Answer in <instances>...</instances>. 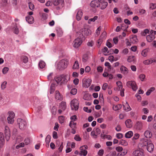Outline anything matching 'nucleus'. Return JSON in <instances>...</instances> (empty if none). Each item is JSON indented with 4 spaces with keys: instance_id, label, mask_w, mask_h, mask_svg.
Instances as JSON below:
<instances>
[{
    "instance_id": "obj_24",
    "label": "nucleus",
    "mask_w": 156,
    "mask_h": 156,
    "mask_svg": "<svg viewBox=\"0 0 156 156\" xmlns=\"http://www.w3.org/2000/svg\"><path fill=\"white\" fill-rule=\"evenodd\" d=\"M155 62V60L152 59H148L144 61L143 63L145 65H148L151 64L154 62Z\"/></svg>"
},
{
    "instance_id": "obj_61",
    "label": "nucleus",
    "mask_w": 156,
    "mask_h": 156,
    "mask_svg": "<svg viewBox=\"0 0 156 156\" xmlns=\"http://www.w3.org/2000/svg\"><path fill=\"white\" fill-rule=\"evenodd\" d=\"M116 137L119 139H121L123 136V134L121 133H117L116 134Z\"/></svg>"
},
{
    "instance_id": "obj_59",
    "label": "nucleus",
    "mask_w": 156,
    "mask_h": 156,
    "mask_svg": "<svg viewBox=\"0 0 156 156\" xmlns=\"http://www.w3.org/2000/svg\"><path fill=\"white\" fill-rule=\"evenodd\" d=\"M9 70V68L7 67H5L2 70V73L4 74H6Z\"/></svg>"
},
{
    "instance_id": "obj_22",
    "label": "nucleus",
    "mask_w": 156,
    "mask_h": 156,
    "mask_svg": "<svg viewBox=\"0 0 156 156\" xmlns=\"http://www.w3.org/2000/svg\"><path fill=\"white\" fill-rule=\"evenodd\" d=\"M125 125L128 128H131L133 126V123L130 119L127 120L125 122Z\"/></svg>"
},
{
    "instance_id": "obj_49",
    "label": "nucleus",
    "mask_w": 156,
    "mask_h": 156,
    "mask_svg": "<svg viewBox=\"0 0 156 156\" xmlns=\"http://www.w3.org/2000/svg\"><path fill=\"white\" fill-rule=\"evenodd\" d=\"M53 76V73H50L47 76V79L51 81Z\"/></svg>"
},
{
    "instance_id": "obj_14",
    "label": "nucleus",
    "mask_w": 156,
    "mask_h": 156,
    "mask_svg": "<svg viewBox=\"0 0 156 156\" xmlns=\"http://www.w3.org/2000/svg\"><path fill=\"white\" fill-rule=\"evenodd\" d=\"M77 14L76 15V19L78 21L81 20L83 16V12L81 9H78L76 10Z\"/></svg>"
},
{
    "instance_id": "obj_64",
    "label": "nucleus",
    "mask_w": 156,
    "mask_h": 156,
    "mask_svg": "<svg viewBox=\"0 0 156 156\" xmlns=\"http://www.w3.org/2000/svg\"><path fill=\"white\" fill-rule=\"evenodd\" d=\"M83 110L85 112L88 113H90L91 112V109H88V108L87 107H84L83 108Z\"/></svg>"
},
{
    "instance_id": "obj_20",
    "label": "nucleus",
    "mask_w": 156,
    "mask_h": 156,
    "mask_svg": "<svg viewBox=\"0 0 156 156\" xmlns=\"http://www.w3.org/2000/svg\"><path fill=\"white\" fill-rule=\"evenodd\" d=\"M4 136L3 133L0 132V147H1L4 143Z\"/></svg>"
},
{
    "instance_id": "obj_12",
    "label": "nucleus",
    "mask_w": 156,
    "mask_h": 156,
    "mask_svg": "<svg viewBox=\"0 0 156 156\" xmlns=\"http://www.w3.org/2000/svg\"><path fill=\"white\" fill-rule=\"evenodd\" d=\"M4 131L6 139L8 140L10 136V132L9 127L7 126H5Z\"/></svg>"
},
{
    "instance_id": "obj_43",
    "label": "nucleus",
    "mask_w": 156,
    "mask_h": 156,
    "mask_svg": "<svg viewBox=\"0 0 156 156\" xmlns=\"http://www.w3.org/2000/svg\"><path fill=\"white\" fill-rule=\"evenodd\" d=\"M116 84L119 88L118 90H120L122 89V83L120 81H118L116 82Z\"/></svg>"
},
{
    "instance_id": "obj_25",
    "label": "nucleus",
    "mask_w": 156,
    "mask_h": 156,
    "mask_svg": "<svg viewBox=\"0 0 156 156\" xmlns=\"http://www.w3.org/2000/svg\"><path fill=\"white\" fill-rule=\"evenodd\" d=\"M26 21L30 24H32L34 22L33 17L31 16H28L26 17Z\"/></svg>"
},
{
    "instance_id": "obj_36",
    "label": "nucleus",
    "mask_w": 156,
    "mask_h": 156,
    "mask_svg": "<svg viewBox=\"0 0 156 156\" xmlns=\"http://www.w3.org/2000/svg\"><path fill=\"white\" fill-rule=\"evenodd\" d=\"M119 144L124 146H126L128 145L127 142L125 140L122 139L119 141Z\"/></svg>"
},
{
    "instance_id": "obj_31",
    "label": "nucleus",
    "mask_w": 156,
    "mask_h": 156,
    "mask_svg": "<svg viewBox=\"0 0 156 156\" xmlns=\"http://www.w3.org/2000/svg\"><path fill=\"white\" fill-rule=\"evenodd\" d=\"M136 60V57L135 56L131 55L129 56L127 59V61L129 62L135 61Z\"/></svg>"
},
{
    "instance_id": "obj_58",
    "label": "nucleus",
    "mask_w": 156,
    "mask_h": 156,
    "mask_svg": "<svg viewBox=\"0 0 156 156\" xmlns=\"http://www.w3.org/2000/svg\"><path fill=\"white\" fill-rule=\"evenodd\" d=\"M108 50V48L106 47H105L104 49L103 50V52L104 53V54L105 55H108L107 51Z\"/></svg>"
},
{
    "instance_id": "obj_29",
    "label": "nucleus",
    "mask_w": 156,
    "mask_h": 156,
    "mask_svg": "<svg viewBox=\"0 0 156 156\" xmlns=\"http://www.w3.org/2000/svg\"><path fill=\"white\" fill-rule=\"evenodd\" d=\"M144 136L147 138H151L152 136V134L149 130H147L144 132Z\"/></svg>"
},
{
    "instance_id": "obj_39",
    "label": "nucleus",
    "mask_w": 156,
    "mask_h": 156,
    "mask_svg": "<svg viewBox=\"0 0 156 156\" xmlns=\"http://www.w3.org/2000/svg\"><path fill=\"white\" fill-rule=\"evenodd\" d=\"M128 26H127L126 27V28H123V26H122V28H121L119 26H117V27H116V32H119V31L121 30V28H122V30H126L128 28Z\"/></svg>"
},
{
    "instance_id": "obj_27",
    "label": "nucleus",
    "mask_w": 156,
    "mask_h": 156,
    "mask_svg": "<svg viewBox=\"0 0 156 156\" xmlns=\"http://www.w3.org/2000/svg\"><path fill=\"white\" fill-rule=\"evenodd\" d=\"M90 6L93 7H98V2L96 1L93 0L91 2Z\"/></svg>"
},
{
    "instance_id": "obj_54",
    "label": "nucleus",
    "mask_w": 156,
    "mask_h": 156,
    "mask_svg": "<svg viewBox=\"0 0 156 156\" xmlns=\"http://www.w3.org/2000/svg\"><path fill=\"white\" fill-rule=\"evenodd\" d=\"M106 33L105 31L103 32L101 35L100 38H101L102 40L103 39H105L106 37Z\"/></svg>"
},
{
    "instance_id": "obj_17",
    "label": "nucleus",
    "mask_w": 156,
    "mask_h": 156,
    "mask_svg": "<svg viewBox=\"0 0 156 156\" xmlns=\"http://www.w3.org/2000/svg\"><path fill=\"white\" fill-rule=\"evenodd\" d=\"M53 2L54 5H61L62 6L64 5V0H53Z\"/></svg>"
},
{
    "instance_id": "obj_35",
    "label": "nucleus",
    "mask_w": 156,
    "mask_h": 156,
    "mask_svg": "<svg viewBox=\"0 0 156 156\" xmlns=\"http://www.w3.org/2000/svg\"><path fill=\"white\" fill-rule=\"evenodd\" d=\"M122 107V106L120 104H118L116 105H114L112 108L115 111L118 110L120 109Z\"/></svg>"
},
{
    "instance_id": "obj_57",
    "label": "nucleus",
    "mask_w": 156,
    "mask_h": 156,
    "mask_svg": "<svg viewBox=\"0 0 156 156\" xmlns=\"http://www.w3.org/2000/svg\"><path fill=\"white\" fill-rule=\"evenodd\" d=\"M24 146V143H20L19 145H17L16 146V148L17 149L19 148L23 147Z\"/></svg>"
},
{
    "instance_id": "obj_33",
    "label": "nucleus",
    "mask_w": 156,
    "mask_h": 156,
    "mask_svg": "<svg viewBox=\"0 0 156 156\" xmlns=\"http://www.w3.org/2000/svg\"><path fill=\"white\" fill-rule=\"evenodd\" d=\"M72 68L73 69H78L79 68V65L77 61H75Z\"/></svg>"
},
{
    "instance_id": "obj_7",
    "label": "nucleus",
    "mask_w": 156,
    "mask_h": 156,
    "mask_svg": "<svg viewBox=\"0 0 156 156\" xmlns=\"http://www.w3.org/2000/svg\"><path fill=\"white\" fill-rule=\"evenodd\" d=\"M88 147L87 145H85L80 147V151L79 155L80 156H86L87 154V150Z\"/></svg>"
},
{
    "instance_id": "obj_23",
    "label": "nucleus",
    "mask_w": 156,
    "mask_h": 156,
    "mask_svg": "<svg viewBox=\"0 0 156 156\" xmlns=\"http://www.w3.org/2000/svg\"><path fill=\"white\" fill-rule=\"evenodd\" d=\"M155 37V36L153 35L150 34L147 36V40L148 42H151L154 40Z\"/></svg>"
},
{
    "instance_id": "obj_52",
    "label": "nucleus",
    "mask_w": 156,
    "mask_h": 156,
    "mask_svg": "<svg viewBox=\"0 0 156 156\" xmlns=\"http://www.w3.org/2000/svg\"><path fill=\"white\" fill-rule=\"evenodd\" d=\"M29 7L30 9L31 10H33L34 8V5L31 2H30L28 3Z\"/></svg>"
},
{
    "instance_id": "obj_9",
    "label": "nucleus",
    "mask_w": 156,
    "mask_h": 156,
    "mask_svg": "<svg viewBox=\"0 0 156 156\" xmlns=\"http://www.w3.org/2000/svg\"><path fill=\"white\" fill-rule=\"evenodd\" d=\"M83 38L78 37V38L76 39L73 42L74 47L77 48L80 46L82 43Z\"/></svg>"
},
{
    "instance_id": "obj_28",
    "label": "nucleus",
    "mask_w": 156,
    "mask_h": 156,
    "mask_svg": "<svg viewBox=\"0 0 156 156\" xmlns=\"http://www.w3.org/2000/svg\"><path fill=\"white\" fill-rule=\"evenodd\" d=\"M148 52V49H145L141 51V54L143 57H146L147 55Z\"/></svg>"
},
{
    "instance_id": "obj_46",
    "label": "nucleus",
    "mask_w": 156,
    "mask_h": 156,
    "mask_svg": "<svg viewBox=\"0 0 156 156\" xmlns=\"http://www.w3.org/2000/svg\"><path fill=\"white\" fill-rule=\"evenodd\" d=\"M149 8L151 9H154L156 8V3H151L149 4Z\"/></svg>"
},
{
    "instance_id": "obj_44",
    "label": "nucleus",
    "mask_w": 156,
    "mask_h": 156,
    "mask_svg": "<svg viewBox=\"0 0 156 156\" xmlns=\"http://www.w3.org/2000/svg\"><path fill=\"white\" fill-rule=\"evenodd\" d=\"M136 126L137 129H140L142 126V123L140 122H138L136 123Z\"/></svg>"
},
{
    "instance_id": "obj_51",
    "label": "nucleus",
    "mask_w": 156,
    "mask_h": 156,
    "mask_svg": "<svg viewBox=\"0 0 156 156\" xmlns=\"http://www.w3.org/2000/svg\"><path fill=\"white\" fill-rule=\"evenodd\" d=\"M77 93V90L75 88L72 89L71 90L70 93L71 94L75 95Z\"/></svg>"
},
{
    "instance_id": "obj_3",
    "label": "nucleus",
    "mask_w": 156,
    "mask_h": 156,
    "mask_svg": "<svg viewBox=\"0 0 156 156\" xmlns=\"http://www.w3.org/2000/svg\"><path fill=\"white\" fill-rule=\"evenodd\" d=\"M69 60L67 59H63L60 60L57 63L56 68L60 70L66 68L68 64Z\"/></svg>"
},
{
    "instance_id": "obj_34",
    "label": "nucleus",
    "mask_w": 156,
    "mask_h": 156,
    "mask_svg": "<svg viewBox=\"0 0 156 156\" xmlns=\"http://www.w3.org/2000/svg\"><path fill=\"white\" fill-rule=\"evenodd\" d=\"M21 60L23 62L26 63L28 62V58L27 56L23 55L21 57Z\"/></svg>"
},
{
    "instance_id": "obj_5",
    "label": "nucleus",
    "mask_w": 156,
    "mask_h": 156,
    "mask_svg": "<svg viewBox=\"0 0 156 156\" xmlns=\"http://www.w3.org/2000/svg\"><path fill=\"white\" fill-rule=\"evenodd\" d=\"M8 116L7 119L9 123L12 124L14 121V118L15 117V114L12 111H9L8 112Z\"/></svg>"
},
{
    "instance_id": "obj_11",
    "label": "nucleus",
    "mask_w": 156,
    "mask_h": 156,
    "mask_svg": "<svg viewBox=\"0 0 156 156\" xmlns=\"http://www.w3.org/2000/svg\"><path fill=\"white\" fill-rule=\"evenodd\" d=\"M91 82L92 80L90 79H84L83 80V87L88 88L90 86Z\"/></svg>"
},
{
    "instance_id": "obj_2",
    "label": "nucleus",
    "mask_w": 156,
    "mask_h": 156,
    "mask_svg": "<svg viewBox=\"0 0 156 156\" xmlns=\"http://www.w3.org/2000/svg\"><path fill=\"white\" fill-rule=\"evenodd\" d=\"M92 33V31L89 29L83 28L80 30L77 33V36L81 38L85 37V36H89Z\"/></svg>"
},
{
    "instance_id": "obj_6",
    "label": "nucleus",
    "mask_w": 156,
    "mask_h": 156,
    "mask_svg": "<svg viewBox=\"0 0 156 156\" xmlns=\"http://www.w3.org/2000/svg\"><path fill=\"white\" fill-rule=\"evenodd\" d=\"M79 102L76 99H74L71 102V106L72 109L77 110L78 109Z\"/></svg>"
},
{
    "instance_id": "obj_55",
    "label": "nucleus",
    "mask_w": 156,
    "mask_h": 156,
    "mask_svg": "<svg viewBox=\"0 0 156 156\" xmlns=\"http://www.w3.org/2000/svg\"><path fill=\"white\" fill-rule=\"evenodd\" d=\"M75 121H71L69 123V126L71 127H75L76 125V123L74 122Z\"/></svg>"
},
{
    "instance_id": "obj_16",
    "label": "nucleus",
    "mask_w": 156,
    "mask_h": 156,
    "mask_svg": "<svg viewBox=\"0 0 156 156\" xmlns=\"http://www.w3.org/2000/svg\"><path fill=\"white\" fill-rule=\"evenodd\" d=\"M130 42L133 44H135L138 42V39L137 37L135 35H132L130 37Z\"/></svg>"
},
{
    "instance_id": "obj_41",
    "label": "nucleus",
    "mask_w": 156,
    "mask_h": 156,
    "mask_svg": "<svg viewBox=\"0 0 156 156\" xmlns=\"http://www.w3.org/2000/svg\"><path fill=\"white\" fill-rule=\"evenodd\" d=\"M98 19L97 16H95L93 18L90 19L88 20V23L89 24H90L91 22H94Z\"/></svg>"
},
{
    "instance_id": "obj_53",
    "label": "nucleus",
    "mask_w": 156,
    "mask_h": 156,
    "mask_svg": "<svg viewBox=\"0 0 156 156\" xmlns=\"http://www.w3.org/2000/svg\"><path fill=\"white\" fill-rule=\"evenodd\" d=\"M58 119L60 123H62L64 121L65 118L63 116H60L58 117Z\"/></svg>"
},
{
    "instance_id": "obj_45",
    "label": "nucleus",
    "mask_w": 156,
    "mask_h": 156,
    "mask_svg": "<svg viewBox=\"0 0 156 156\" xmlns=\"http://www.w3.org/2000/svg\"><path fill=\"white\" fill-rule=\"evenodd\" d=\"M13 31L14 33L16 34H18L19 32V28L17 27L16 25H15L13 28Z\"/></svg>"
},
{
    "instance_id": "obj_48",
    "label": "nucleus",
    "mask_w": 156,
    "mask_h": 156,
    "mask_svg": "<svg viewBox=\"0 0 156 156\" xmlns=\"http://www.w3.org/2000/svg\"><path fill=\"white\" fill-rule=\"evenodd\" d=\"M23 139L20 136H17L16 139V143H19L23 140Z\"/></svg>"
},
{
    "instance_id": "obj_19",
    "label": "nucleus",
    "mask_w": 156,
    "mask_h": 156,
    "mask_svg": "<svg viewBox=\"0 0 156 156\" xmlns=\"http://www.w3.org/2000/svg\"><path fill=\"white\" fill-rule=\"evenodd\" d=\"M120 70L121 73L124 74H126L128 73V69L123 66H122L121 67Z\"/></svg>"
},
{
    "instance_id": "obj_62",
    "label": "nucleus",
    "mask_w": 156,
    "mask_h": 156,
    "mask_svg": "<svg viewBox=\"0 0 156 156\" xmlns=\"http://www.w3.org/2000/svg\"><path fill=\"white\" fill-rule=\"evenodd\" d=\"M104 153V151L103 149L99 150L98 152V154L100 156H102Z\"/></svg>"
},
{
    "instance_id": "obj_10",
    "label": "nucleus",
    "mask_w": 156,
    "mask_h": 156,
    "mask_svg": "<svg viewBox=\"0 0 156 156\" xmlns=\"http://www.w3.org/2000/svg\"><path fill=\"white\" fill-rule=\"evenodd\" d=\"M126 85L128 87H131L133 91H136L137 89V87L135 82L134 81H129L127 82Z\"/></svg>"
},
{
    "instance_id": "obj_15",
    "label": "nucleus",
    "mask_w": 156,
    "mask_h": 156,
    "mask_svg": "<svg viewBox=\"0 0 156 156\" xmlns=\"http://www.w3.org/2000/svg\"><path fill=\"white\" fill-rule=\"evenodd\" d=\"M55 98L56 100H58L61 101L62 100V96L58 90H56L55 91Z\"/></svg>"
},
{
    "instance_id": "obj_32",
    "label": "nucleus",
    "mask_w": 156,
    "mask_h": 156,
    "mask_svg": "<svg viewBox=\"0 0 156 156\" xmlns=\"http://www.w3.org/2000/svg\"><path fill=\"white\" fill-rule=\"evenodd\" d=\"M124 110L126 111H129L131 110V108L127 102H126L125 105H123Z\"/></svg>"
},
{
    "instance_id": "obj_60",
    "label": "nucleus",
    "mask_w": 156,
    "mask_h": 156,
    "mask_svg": "<svg viewBox=\"0 0 156 156\" xmlns=\"http://www.w3.org/2000/svg\"><path fill=\"white\" fill-rule=\"evenodd\" d=\"M145 77V76L144 74H141L139 76V78L141 81H143Z\"/></svg>"
},
{
    "instance_id": "obj_21",
    "label": "nucleus",
    "mask_w": 156,
    "mask_h": 156,
    "mask_svg": "<svg viewBox=\"0 0 156 156\" xmlns=\"http://www.w3.org/2000/svg\"><path fill=\"white\" fill-rule=\"evenodd\" d=\"M62 76V83H66L69 80V76L68 74L61 76Z\"/></svg>"
},
{
    "instance_id": "obj_50",
    "label": "nucleus",
    "mask_w": 156,
    "mask_h": 156,
    "mask_svg": "<svg viewBox=\"0 0 156 156\" xmlns=\"http://www.w3.org/2000/svg\"><path fill=\"white\" fill-rule=\"evenodd\" d=\"M94 44V42L92 40H90L88 41L87 44V45L89 47H92Z\"/></svg>"
},
{
    "instance_id": "obj_56",
    "label": "nucleus",
    "mask_w": 156,
    "mask_h": 156,
    "mask_svg": "<svg viewBox=\"0 0 156 156\" xmlns=\"http://www.w3.org/2000/svg\"><path fill=\"white\" fill-rule=\"evenodd\" d=\"M6 84L7 82L6 81H4L2 83L1 85V88L3 90L6 88Z\"/></svg>"
},
{
    "instance_id": "obj_30",
    "label": "nucleus",
    "mask_w": 156,
    "mask_h": 156,
    "mask_svg": "<svg viewBox=\"0 0 156 156\" xmlns=\"http://www.w3.org/2000/svg\"><path fill=\"white\" fill-rule=\"evenodd\" d=\"M133 135V133L131 131H130L127 132L125 135V136L126 138H131Z\"/></svg>"
},
{
    "instance_id": "obj_47",
    "label": "nucleus",
    "mask_w": 156,
    "mask_h": 156,
    "mask_svg": "<svg viewBox=\"0 0 156 156\" xmlns=\"http://www.w3.org/2000/svg\"><path fill=\"white\" fill-rule=\"evenodd\" d=\"M55 90V88L53 84H51L50 87V93L52 94Z\"/></svg>"
},
{
    "instance_id": "obj_1",
    "label": "nucleus",
    "mask_w": 156,
    "mask_h": 156,
    "mask_svg": "<svg viewBox=\"0 0 156 156\" xmlns=\"http://www.w3.org/2000/svg\"><path fill=\"white\" fill-rule=\"evenodd\" d=\"M140 147H146L147 151L150 152H152L154 149V145L150 140L142 139L139 144Z\"/></svg>"
},
{
    "instance_id": "obj_37",
    "label": "nucleus",
    "mask_w": 156,
    "mask_h": 156,
    "mask_svg": "<svg viewBox=\"0 0 156 156\" xmlns=\"http://www.w3.org/2000/svg\"><path fill=\"white\" fill-rule=\"evenodd\" d=\"M45 63L43 61H41L39 63L38 66L40 68L43 69L45 66Z\"/></svg>"
},
{
    "instance_id": "obj_38",
    "label": "nucleus",
    "mask_w": 156,
    "mask_h": 156,
    "mask_svg": "<svg viewBox=\"0 0 156 156\" xmlns=\"http://www.w3.org/2000/svg\"><path fill=\"white\" fill-rule=\"evenodd\" d=\"M66 107V102H62L60 105V108L62 109L63 110H64Z\"/></svg>"
},
{
    "instance_id": "obj_18",
    "label": "nucleus",
    "mask_w": 156,
    "mask_h": 156,
    "mask_svg": "<svg viewBox=\"0 0 156 156\" xmlns=\"http://www.w3.org/2000/svg\"><path fill=\"white\" fill-rule=\"evenodd\" d=\"M62 76H57L55 77L54 79L57 84H61L62 83Z\"/></svg>"
},
{
    "instance_id": "obj_42",
    "label": "nucleus",
    "mask_w": 156,
    "mask_h": 156,
    "mask_svg": "<svg viewBox=\"0 0 156 156\" xmlns=\"http://www.w3.org/2000/svg\"><path fill=\"white\" fill-rule=\"evenodd\" d=\"M108 59L110 62H113V61H115L118 60V59L115 58L114 56L112 55H110L109 56Z\"/></svg>"
},
{
    "instance_id": "obj_40",
    "label": "nucleus",
    "mask_w": 156,
    "mask_h": 156,
    "mask_svg": "<svg viewBox=\"0 0 156 156\" xmlns=\"http://www.w3.org/2000/svg\"><path fill=\"white\" fill-rule=\"evenodd\" d=\"M150 32L149 30L148 29H146L144 30L143 31H142L141 34L142 35L145 36L147 34H149Z\"/></svg>"
},
{
    "instance_id": "obj_4",
    "label": "nucleus",
    "mask_w": 156,
    "mask_h": 156,
    "mask_svg": "<svg viewBox=\"0 0 156 156\" xmlns=\"http://www.w3.org/2000/svg\"><path fill=\"white\" fill-rule=\"evenodd\" d=\"M17 126L20 129L24 130L26 129L27 127V122L23 119H18L17 120Z\"/></svg>"
},
{
    "instance_id": "obj_8",
    "label": "nucleus",
    "mask_w": 156,
    "mask_h": 156,
    "mask_svg": "<svg viewBox=\"0 0 156 156\" xmlns=\"http://www.w3.org/2000/svg\"><path fill=\"white\" fill-rule=\"evenodd\" d=\"M98 6L100 9H104L107 6L108 3L105 0H98Z\"/></svg>"
},
{
    "instance_id": "obj_26",
    "label": "nucleus",
    "mask_w": 156,
    "mask_h": 156,
    "mask_svg": "<svg viewBox=\"0 0 156 156\" xmlns=\"http://www.w3.org/2000/svg\"><path fill=\"white\" fill-rule=\"evenodd\" d=\"M51 136L48 135L46 137L45 139V142L46 143V147H48L49 146V143L51 141Z\"/></svg>"
},
{
    "instance_id": "obj_63",
    "label": "nucleus",
    "mask_w": 156,
    "mask_h": 156,
    "mask_svg": "<svg viewBox=\"0 0 156 156\" xmlns=\"http://www.w3.org/2000/svg\"><path fill=\"white\" fill-rule=\"evenodd\" d=\"M101 29V27H99L96 30V35L97 36H98L99 34L100 33Z\"/></svg>"
},
{
    "instance_id": "obj_13",
    "label": "nucleus",
    "mask_w": 156,
    "mask_h": 156,
    "mask_svg": "<svg viewBox=\"0 0 156 156\" xmlns=\"http://www.w3.org/2000/svg\"><path fill=\"white\" fill-rule=\"evenodd\" d=\"M132 154L133 156H144L143 152L140 150H136L134 151Z\"/></svg>"
}]
</instances>
